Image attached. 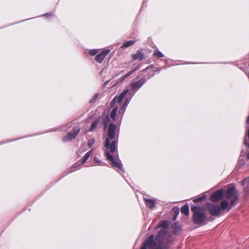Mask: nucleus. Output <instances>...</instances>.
Here are the masks:
<instances>
[{"mask_svg":"<svg viewBox=\"0 0 249 249\" xmlns=\"http://www.w3.org/2000/svg\"><path fill=\"white\" fill-rule=\"evenodd\" d=\"M208 210L210 214L212 216H218L221 211V208L218 205L213 204L211 203L208 204Z\"/></svg>","mask_w":249,"mask_h":249,"instance_id":"nucleus-6","label":"nucleus"},{"mask_svg":"<svg viewBox=\"0 0 249 249\" xmlns=\"http://www.w3.org/2000/svg\"><path fill=\"white\" fill-rule=\"evenodd\" d=\"M80 131V128L78 126L73 127L72 132H69L66 136L63 137L64 142H68L74 139Z\"/></svg>","mask_w":249,"mask_h":249,"instance_id":"nucleus-8","label":"nucleus"},{"mask_svg":"<svg viewBox=\"0 0 249 249\" xmlns=\"http://www.w3.org/2000/svg\"><path fill=\"white\" fill-rule=\"evenodd\" d=\"M177 217H178V216L173 215V220L174 221H175L177 219Z\"/></svg>","mask_w":249,"mask_h":249,"instance_id":"nucleus-31","label":"nucleus"},{"mask_svg":"<svg viewBox=\"0 0 249 249\" xmlns=\"http://www.w3.org/2000/svg\"><path fill=\"white\" fill-rule=\"evenodd\" d=\"M118 107H115L111 111L110 116V118H112L113 120H114L116 116L117 111Z\"/></svg>","mask_w":249,"mask_h":249,"instance_id":"nucleus-20","label":"nucleus"},{"mask_svg":"<svg viewBox=\"0 0 249 249\" xmlns=\"http://www.w3.org/2000/svg\"><path fill=\"white\" fill-rule=\"evenodd\" d=\"M247 158L248 159H249V152L247 154Z\"/></svg>","mask_w":249,"mask_h":249,"instance_id":"nucleus-33","label":"nucleus"},{"mask_svg":"<svg viewBox=\"0 0 249 249\" xmlns=\"http://www.w3.org/2000/svg\"><path fill=\"white\" fill-rule=\"evenodd\" d=\"M108 120H109V117L108 116H106L105 120L103 121V124H104L105 128H106L107 127Z\"/></svg>","mask_w":249,"mask_h":249,"instance_id":"nucleus-27","label":"nucleus"},{"mask_svg":"<svg viewBox=\"0 0 249 249\" xmlns=\"http://www.w3.org/2000/svg\"><path fill=\"white\" fill-rule=\"evenodd\" d=\"M229 205V204L226 200H222L220 203V207L221 208V210H222V211H225L226 210V209H227V211L229 212L231 209V207L232 206L231 205L230 207H228Z\"/></svg>","mask_w":249,"mask_h":249,"instance_id":"nucleus-14","label":"nucleus"},{"mask_svg":"<svg viewBox=\"0 0 249 249\" xmlns=\"http://www.w3.org/2000/svg\"><path fill=\"white\" fill-rule=\"evenodd\" d=\"M206 199V196L205 195H203L202 196L199 197L198 198H195L194 199V202L195 203H197L198 202L201 201L203 200Z\"/></svg>","mask_w":249,"mask_h":249,"instance_id":"nucleus-21","label":"nucleus"},{"mask_svg":"<svg viewBox=\"0 0 249 249\" xmlns=\"http://www.w3.org/2000/svg\"><path fill=\"white\" fill-rule=\"evenodd\" d=\"M95 140L93 139H90L88 141V145L89 147H91L94 143Z\"/></svg>","mask_w":249,"mask_h":249,"instance_id":"nucleus-26","label":"nucleus"},{"mask_svg":"<svg viewBox=\"0 0 249 249\" xmlns=\"http://www.w3.org/2000/svg\"><path fill=\"white\" fill-rule=\"evenodd\" d=\"M224 194V190L220 189L215 191L210 197V200L212 202H215L222 199Z\"/></svg>","mask_w":249,"mask_h":249,"instance_id":"nucleus-7","label":"nucleus"},{"mask_svg":"<svg viewBox=\"0 0 249 249\" xmlns=\"http://www.w3.org/2000/svg\"><path fill=\"white\" fill-rule=\"evenodd\" d=\"M101 161L99 160L97 157H95L93 161V163L96 165H99L101 164Z\"/></svg>","mask_w":249,"mask_h":249,"instance_id":"nucleus-25","label":"nucleus"},{"mask_svg":"<svg viewBox=\"0 0 249 249\" xmlns=\"http://www.w3.org/2000/svg\"><path fill=\"white\" fill-rule=\"evenodd\" d=\"M149 69V67H147L146 69H144L143 71H142V72H145L148 69Z\"/></svg>","mask_w":249,"mask_h":249,"instance_id":"nucleus-32","label":"nucleus"},{"mask_svg":"<svg viewBox=\"0 0 249 249\" xmlns=\"http://www.w3.org/2000/svg\"><path fill=\"white\" fill-rule=\"evenodd\" d=\"M140 68V65H138L136 67H135L133 70L130 71L129 72H127L126 74H125V78L128 77L129 75H130L132 73L135 72L136 71H138L139 68Z\"/></svg>","mask_w":249,"mask_h":249,"instance_id":"nucleus-19","label":"nucleus"},{"mask_svg":"<svg viewBox=\"0 0 249 249\" xmlns=\"http://www.w3.org/2000/svg\"><path fill=\"white\" fill-rule=\"evenodd\" d=\"M244 192L246 196H249V186L245 188Z\"/></svg>","mask_w":249,"mask_h":249,"instance_id":"nucleus-24","label":"nucleus"},{"mask_svg":"<svg viewBox=\"0 0 249 249\" xmlns=\"http://www.w3.org/2000/svg\"><path fill=\"white\" fill-rule=\"evenodd\" d=\"M160 227L162 229L155 236H149L141 244L140 249H169L174 244V239L170 231L165 229L169 227L166 221H163Z\"/></svg>","mask_w":249,"mask_h":249,"instance_id":"nucleus-1","label":"nucleus"},{"mask_svg":"<svg viewBox=\"0 0 249 249\" xmlns=\"http://www.w3.org/2000/svg\"><path fill=\"white\" fill-rule=\"evenodd\" d=\"M117 126L110 124L107 130V137L105 142V154L107 160L112 167L121 174L123 165L121 161L116 156L117 145L118 143V134Z\"/></svg>","mask_w":249,"mask_h":249,"instance_id":"nucleus-2","label":"nucleus"},{"mask_svg":"<svg viewBox=\"0 0 249 249\" xmlns=\"http://www.w3.org/2000/svg\"><path fill=\"white\" fill-rule=\"evenodd\" d=\"M144 201L147 207L153 209L156 205V200L152 199L144 198Z\"/></svg>","mask_w":249,"mask_h":249,"instance_id":"nucleus-12","label":"nucleus"},{"mask_svg":"<svg viewBox=\"0 0 249 249\" xmlns=\"http://www.w3.org/2000/svg\"><path fill=\"white\" fill-rule=\"evenodd\" d=\"M107 81L106 82V83H105V85L107 84Z\"/></svg>","mask_w":249,"mask_h":249,"instance_id":"nucleus-35","label":"nucleus"},{"mask_svg":"<svg viewBox=\"0 0 249 249\" xmlns=\"http://www.w3.org/2000/svg\"><path fill=\"white\" fill-rule=\"evenodd\" d=\"M153 55L154 56H156L159 58L163 57L164 56V54L158 50L154 51Z\"/></svg>","mask_w":249,"mask_h":249,"instance_id":"nucleus-18","label":"nucleus"},{"mask_svg":"<svg viewBox=\"0 0 249 249\" xmlns=\"http://www.w3.org/2000/svg\"><path fill=\"white\" fill-rule=\"evenodd\" d=\"M144 58V54L142 53V51L140 50H138L136 53L132 54V59L134 60L139 59L141 61Z\"/></svg>","mask_w":249,"mask_h":249,"instance_id":"nucleus-11","label":"nucleus"},{"mask_svg":"<svg viewBox=\"0 0 249 249\" xmlns=\"http://www.w3.org/2000/svg\"><path fill=\"white\" fill-rule=\"evenodd\" d=\"M247 178H248V179H249V177H247Z\"/></svg>","mask_w":249,"mask_h":249,"instance_id":"nucleus-37","label":"nucleus"},{"mask_svg":"<svg viewBox=\"0 0 249 249\" xmlns=\"http://www.w3.org/2000/svg\"><path fill=\"white\" fill-rule=\"evenodd\" d=\"M249 115L248 116V117H247V123H249Z\"/></svg>","mask_w":249,"mask_h":249,"instance_id":"nucleus-34","label":"nucleus"},{"mask_svg":"<svg viewBox=\"0 0 249 249\" xmlns=\"http://www.w3.org/2000/svg\"><path fill=\"white\" fill-rule=\"evenodd\" d=\"M244 144L247 148H249V127H248L246 130V134L244 140Z\"/></svg>","mask_w":249,"mask_h":249,"instance_id":"nucleus-15","label":"nucleus"},{"mask_svg":"<svg viewBox=\"0 0 249 249\" xmlns=\"http://www.w3.org/2000/svg\"><path fill=\"white\" fill-rule=\"evenodd\" d=\"M248 77H249V74H248Z\"/></svg>","mask_w":249,"mask_h":249,"instance_id":"nucleus-36","label":"nucleus"},{"mask_svg":"<svg viewBox=\"0 0 249 249\" xmlns=\"http://www.w3.org/2000/svg\"><path fill=\"white\" fill-rule=\"evenodd\" d=\"M225 196L228 199L231 198V206L234 205L235 203L238 201L239 194L236 190L234 184H231L229 185L225 194Z\"/></svg>","mask_w":249,"mask_h":249,"instance_id":"nucleus-5","label":"nucleus"},{"mask_svg":"<svg viewBox=\"0 0 249 249\" xmlns=\"http://www.w3.org/2000/svg\"><path fill=\"white\" fill-rule=\"evenodd\" d=\"M124 98V91H123L121 94L118 96L115 97L111 102V106H113V104H115L116 102L118 104H120L123 99Z\"/></svg>","mask_w":249,"mask_h":249,"instance_id":"nucleus-13","label":"nucleus"},{"mask_svg":"<svg viewBox=\"0 0 249 249\" xmlns=\"http://www.w3.org/2000/svg\"><path fill=\"white\" fill-rule=\"evenodd\" d=\"M172 212L174 213V215L178 216L179 213V209L177 207L175 206L172 208Z\"/></svg>","mask_w":249,"mask_h":249,"instance_id":"nucleus-22","label":"nucleus"},{"mask_svg":"<svg viewBox=\"0 0 249 249\" xmlns=\"http://www.w3.org/2000/svg\"><path fill=\"white\" fill-rule=\"evenodd\" d=\"M99 124V121L97 120L93 122L89 129V131L94 130Z\"/></svg>","mask_w":249,"mask_h":249,"instance_id":"nucleus-17","label":"nucleus"},{"mask_svg":"<svg viewBox=\"0 0 249 249\" xmlns=\"http://www.w3.org/2000/svg\"><path fill=\"white\" fill-rule=\"evenodd\" d=\"M248 179V178H245L242 181V185H245L246 183V181Z\"/></svg>","mask_w":249,"mask_h":249,"instance_id":"nucleus-29","label":"nucleus"},{"mask_svg":"<svg viewBox=\"0 0 249 249\" xmlns=\"http://www.w3.org/2000/svg\"><path fill=\"white\" fill-rule=\"evenodd\" d=\"M92 152V150H90L84 156L82 160L80 161L76 162L74 165H73L72 168H77L80 165L84 164L89 159Z\"/></svg>","mask_w":249,"mask_h":249,"instance_id":"nucleus-10","label":"nucleus"},{"mask_svg":"<svg viewBox=\"0 0 249 249\" xmlns=\"http://www.w3.org/2000/svg\"><path fill=\"white\" fill-rule=\"evenodd\" d=\"M193 213L192 220L196 225H205L207 223V216L203 209L199 206L193 205L191 208Z\"/></svg>","mask_w":249,"mask_h":249,"instance_id":"nucleus-3","label":"nucleus"},{"mask_svg":"<svg viewBox=\"0 0 249 249\" xmlns=\"http://www.w3.org/2000/svg\"><path fill=\"white\" fill-rule=\"evenodd\" d=\"M181 213L185 215L186 216L189 215V207L187 204L183 206L181 208Z\"/></svg>","mask_w":249,"mask_h":249,"instance_id":"nucleus-16","label":"nucleus"},{"mask_svg":"<svg viewBox=\"0 0 249 249\" xmlns=\"http://www.w3.org/2000/svg\"><path fill=\"white\" fill-rule=\"evenodd\" d=\"M146 82V79L142 78L138 81L131 83L130 86L131 91H129L128 89H125V108L135 93Z\"/></svg>","mask_w":249,"mask_h":249,"instance_id":"nucleus-4","label":"nucleus"},{"mask_svg":"<svg viewBox=\"0 0 249 249\" xmlns=\"http://www.w3.org/2000/svg\"><path fill=\"white\" fill-rule=\"evenodd\" d=\"M136 42V40H130L125 42V48L128 47L132 45H133Z\"/></svg>","mask_w":249,"mask_h":249,"instance_id":"nucleus-23","label":"nucleus"},{"mask_svg":"<svg viewBox=\"0 0 249 249\" xmlns=\"http://www.w3.org/2000/svg\"><path fill=\"white\" fill-rule=\"evenodd\" d=\"M98 96V93H95V94L93 95L92 100H96V99L97 98Z\"/></svg>","mask_w":249,"mask_h":249,"instance_id":"nucleus-30","label":"nucleus"},{"mask_svg":"<svg viewBox=\"0 0 249 249\" xmlns=\"http://www.w3.org/2000/svg\"><path fill=\"white\" fill-rule=\"evenodd\" d=\"M98 51L96 49L91 50L89 51V53L91 55H94L98 53Z\"/></svg>","mask_w":249,"mask_h":249,"instance_id":"nucleus-28","label":"nucleus"},{"mask_svg":"<svg viewBox=\"0 0 249 249\" xmlns=\"http://www.w3.org/2000/svg\"><path fill=\"white\" fill-rule=\"evenodd\" d=\"M110 52L109 49H107L102 51L95 57V60L97 62L101 63L104 59L106 55Z\"/></svg>","mask_w":249,"mask_h":249,"instance_id":"nucleus-9","label":"nucleus"}]
</instances>
